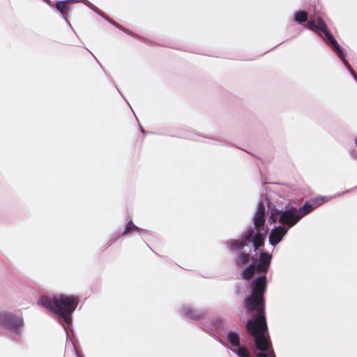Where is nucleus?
Listing matches in <instances>:
<instances>
[{
	"instance_id": "1",
	"label": "nucleus",
	"mask_w": 357,
	"mask_h": 357,
	"mask_svg": "<svg viewBox=\"0 0 357 357\" xmlns=\"http://www.w3.org/2000/svg\"><path fill=\"white\" fill-rule=\"evenodd\" d=\"M38 303L56 313L63 318L66 323L69 324L71 320V313L75 310L79 298L75 296L60 294L53 297L42 296Z\"/></svg>"
},
{
	"instance_id": "2",
	"label": "nucleus",
	"mask_w": 357,
	"mask_h": 357,
	"mask_svg": "<svg viewBox=\"0 0 357 357\" xmlns=\"http://www.w3.org/2000/svg\"><path fill=\"white\" fill-rule=\"evenodd\" d=\"M307 27L314 31H318L321 32L325 36L324 38L323 37V38L326 43L329 45L333 51H337L340 53L339 44L328 31L326 22L321 17H318L317 22L314 20L308 21Z\"/></svg>"
},
{
	"instance_id": "3",
	"label": "nucleus",
	"mask_w": 357,
	"mask_h": 357,
	"mask_svg": "<svg viewBox=\"0 0 357 357\" xmlns=\"http://www.w3.org/2000/svg\"><path fill=\"white\" fill-rule=\"evenodd\" d=\"M296 212L297 209L294 207L282 213L275 209L272 211L271 218L272 221L275 222L278 219V215H280L279 222L287 225L289 227H292L300 220V217L296 213Z\"/></svg>"
},
{
	"instance_id": "4",
	"label": "nucleus",
	"mask_w": 357,
	"mask_h": 357,
	"mask_svg": "<svg viewBox=\"0 0 357 357\" xmlns=\"http://www.w3.org/2000/svg\"><path fill=\"white\" fill-rule=\"evenodd\" d=\"M246 329L252 336L266 334L268 331L265 313L256 314L246 324Z\"/></svg>"
},
{
	"instance_id": "5",
	"label": "nucleus",
	"mask_w": 357,
	"mask_h": 357,
	"mask_svg": "<svg viewBox=\"0 0 357 357\" xmlns=\"http://www.w3.org/2000/svg\"><path fill=\"white\" fill-rule=\"evenodd\" d=\"M0 324L10 331L19 333L24 322L20 317L10 312H0Z\"/></svg>"
},
{
	"instance_id": "6",
	"label": "nucleus",
	"mask_w": 357,
	"mask_h": 357,
	"mask_svg": "<svg viewBox=\"0 0 357 357\" xmlns=\"http://www.w3.org/2000/svg\"><path fill=\"white\" fill-rule=\"evenodd\" d=\"M245 306L249 312L256 311V314L265 313V301L264 296L252 294L245 298Z\"/></svg>"
},
{
	"instance_id": "7",
	"label": "nucleus",
	"mask_w": 357,
	"mask_h": 357,
	"mask_svg": "<svg viewBox=\"0 0 357 357\" xmlns=\"http://www.w3.org/2000/svg\"><path fill=\"white\" fill-rule=\"evenodd\" d=\"M327 201L328 199L326 197H318L305 202L298 211L297 215L300 217V220Z\"/></svg>"
},
{
	"instance_id": "8",
	"label": "nucleus",
	"mask_w": 357,
	"mask_h": 357,
	"mask_svg": "<svg viewBox=\"0 0 357 357\" xmlns=\"http://www.w3.org/2000/svg\"><path fill=\"white\" fill-rule=\"evenodd\" d=\"M253 235V229L248 231L241 240H233L227 242L228 248L231 251L242 252L243 248L246 245V242L250 241Z\"/></svg>"
},
{
	"instance_id": "9",
	"label": "nucleus",
	"mask_w": 357,
	"mask_h": 357,
	"mask_svg": "<svg viewBox=\"0 0 357 357\" xmlns=\"http://www.w3.org/2000/svg\"><path fill=\"white\" fill-rule=\"evenodd\" d=\"M265 206L262 202H260L258 205L257 210L255 213L254 218V225L255 229L257 230L264 231V223H265Z\"/></svg>"
},
{
	"instance_id": "10",
	"label": "nucleus",
	"mask_w": 357,
	"mask_h": 357,
	"mask_svg": "<svg viewBox=\"0 0 357 357\" xmlns=\"http://www.w3.org/2000/svg\"><path fill=\"white\" fill-rule=\"evenodd\" d=\"M252 337L255 339V347L261 351L260 353H266L272 348L271 340L266 334Z\"/></svg>"
},
{
	"instance_id": "11",
	"label": "nucleus",
	"mask_w": 357,
	"mask_h": 357,
	"mask_svg": "<svg viewBox=\"0 0 357 357\" xmlns=\"http://www.w3.org/2000/svg\"><path fill=\"white\" fill-rule=\"evenodd\" d=\"M266 289V275L258 277L252 283V294L264 296V294Z\"/></svg>"
},
{
	"instance_id": "12",
	"label": "nucleus",
	"mask_w": 357,
	"mask_h": 357,
	"mask_svg": "<svg viewBox=\"0 0 357 357\" xmlns=\"http://www.w3.org/2000/svg\"><path fill=\"white\" fill-rule=\"evenodd\" d=\"M287 229L284 227L279 226L273 229L269 236V242L271 245H277L287 234Z\"/></svg>"
},
{
	"instance_id": "13",
	"label": "nucleus",
	"mask_w": 357,
	"mask_h": 357,
	"mask_svg": "<svg viewBox=\"0 0 357 357\" xmlns=\"http://www.w3.org/2000/svg\"><path fill=\"white\" fill-rule=\"evenodd\" d=\"M271 255L267 252H262L260 254L259 263L257 266V271L266 273L268 271L269 265L271 264Z\"/></svg>"
},
{
	"instance_id": "14",
	"label": "nucleus",
	"mask_w": 357,
	"mask_h": 357,
	"mask_svg": "<svg viewBox=\"0 0 357 357\" xmlns=\"http://www.w3.org/2000/svg\"><path fill=\"white\" fill-rule=\"evenodd\" d=\"M266 233L267 230H257L255 234L253 232V235L251 239L255 250L264 245V238Z\"/></svg>"
},
{
	"instance_id": "15",
	"label": "nucleus",
	"mask_w": 357,
	"mask_h": 357,
	"mask_svg": "<svg viewBox=\"0 0 357 357\" xmlns=\"http://www.w3.org/2000/svg\"><path fill=\"white\" fill-rule=\"evenodd\" d=\"M183 314L185 316L192 319L199 320L204 317L202 312L195 310L190 306L183 307Z\"/></svg>"
},
{
	"instance_id": "16",
	"label": "nucleus",
	"mask_w": 357,
	"mask_h": 357,
	"mask_svg": "<svg viewBox=\"0 0 357 357\" xmlns=\"http://www.w3.org/2000/svg\"><path fill=\"white\" fill-rule=\"evenodd\" d=\"M250 259V255L244 252H239L235 259V264L238 267H242L247 264Z\"/></svg>"
},
{
	"instance_id": "17",
	"label": "nucleus",
	"mask_w": 357,
	"mask_h": 357,
	"mask_svg": "<svg viewBox=\"0 0 357 357\" xmlns=\"http://www.w3.org/2000/svg\"><path fill=\"white\" fill-rule=\"evenodd\" d=\"M73 1V0L59 1L56 3L55 7L65 17L68 13V6Z\"/></svg>"
},
{
	"instance_id": "18",
	"label": "nucleus",
	"mask_w": 357,
	"mask_h": 357,
	"mask_svg": "<svg viewBox=\"0 0 357 357\" xmlns=\"http://www.w3.org/2000/svg\"><path fill=\"white\" fill-rule=\"evenodd\" d=\"M255 265L254 264H250L247 266L242 272V278L244 280H250L255 272Z\"/></svg>"
},
{
	"instance_id": "19",
	"label": "nucleus",
	"mask_w": 357,
	"mask_h": 357,
	"mask_svg": "<svg viewBox=\"0 0 357 357\" xmlns=\"http://www.w3.org/2000/svg\"><path fill=\"white\" fill-rule=\"evenodd\" d=\"M340 53H339L337 51H334L337 55L339 56V58L342 61L344 64L347 66L349 72L351 73V75L354 77V78L357 80V75L354 72V69L351 68V65L349 63V62L344 59V54L343 51L342 50L341 47H340Z\"/></svg>"
},
{
	"instance_id": "20",
	"label": "nucleus",
	"mask_w": 357,
	"mask_h": 357,
	"mask_svg": "<svg viewBox=\"0 0 357 357\" xmlns=\"http://www.w3.org/2000/svg\"><path fill=\"white\" fill-rule=\"evenodd\" d=\"M227 340L234 347L240 346V338L237 333L231 331L228 333Z\"/></svg>"
},
{
	"instance_id": "21",
	"label": "nucleus",
	"mask_w": 357,
	"mask_h": 357,
	"mask_svg": "<svg viewBox=\"0 0 357 357\" xmlns=\"http://www.w3.org/2000/svg\"><path fill=\"white\" fill-rule=\"evenodd\" d=\"M294 19L298 22H304L307 20V13L304 10L298 11L295 13Z\"/></svg>"
},
{
	"instance_id": "22",
	"label": "nucleus",
	"mask_w": 357,
	"mask_h": 357,
	"mask_svg": "<svg viewBox=\"0 0 357 357\" xmlns=\"http://www.w3.org/2000/svg\"><path fill=\"white\" fill-rule=\"evenodd\" d=\"M237 347L238 348L235 350V352L238 357H250V353L246 347L240 346Z\"/></svg>"
},
{
	"instance_id": "23",
	"label": "nucleus",
	"mask_w": 357,
	"mask_h": 357,
	"mask_svg": "<svg viewBox=\"0 0 357 357\" xmlns=\"http://www.w3.org/2000/svg\"><path fill=\"white\" fill-rule=\"evenodd\" d=\"M135 230H137V227L131 221H130L126 225V228L122 234L126 235V234H128Z\"/></svg>"
},
{
	"instance_id": "24",
	"label": "nucleus",
	"mask_w": 357,
	"mask_h": 357,
	"mask_svg": "<svg viewBox=\"0 0 357 357\" xmlns=\"http://www.w3.org/2000/svg\"><path fill=\"white\" fill-rule=\"evenodd\" d=\"M265 354L268 357H276L273 348H271V349L268 350L267 352H266Z\"/></svg>"
},
{
	"instance_id": "25",
	"label": "nucleus",
	"mask_w": 357,
	"mask_h": 357,
	"mask_svg": "<svg viewBox=\"0 0 357 357\" xmlns=\"http://www.w3.org/2000/svg\"><path fill=\"white\" fill-rule=\"evenodd\" d=\"M257 357H268V356H266L265 353H258L257 354Z\"/></svg>"
},
{
	"instance_id": "26",
	"label": "nucleus",
	"mask_w": 357,
	"mask_h": 357,
	"mask_svg": "<svg viewBox=\"0 0 357 357\" xmlns=\"http://www.w3.org/2000/svg\"><path fill=\"white\" fill-rule=\"evenodd\" d=\"M47 3L50 5V0H47Z\"/></svg>"
}]
</instances>
